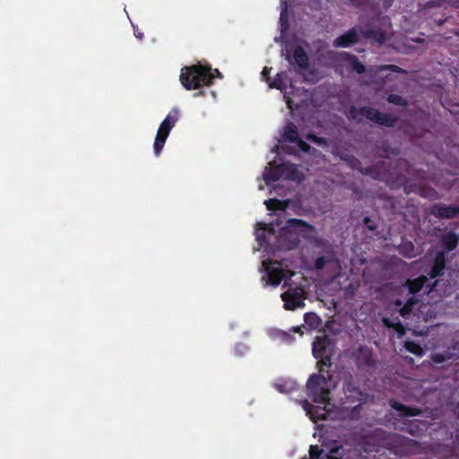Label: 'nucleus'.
<instances>
[{"mask_svg": "<svg viewBox=\"0 0 459 459\" xmlns=\"http://www.w3.org/2000/svg\"><path fill=\"white\" fill-rule=\"evenodd\" d=\"M257 239H258L259 241H261L262 239H264V236H257Z\"/></svg>", "mask_w": 459, "mask_h": 459, "instance_id": "5fc2aeb1", "label": "nucleus"}, {"mask_svg": "<svg viewBox=\"0 0 459 459\" xmlns=\"http://www.w3.org/2000/svg\"><path fill=\"white\" fill-rule=\"evenodd\" d=\"M293 58L297 65L301 70H306L308 67L309 59L308 56L301 46H297L293 50Z\"/></svg>", "mask_w": 459, "mask_h": 459, "instance_id": "dca6fc26", "label": "nucleus"}, {"mask_svg": "<svg viewBox=\"0 0 459 459\" xmlns=\"http://www.w3.org/2000/svg\"><path fill=\"white\" fill-rule=\"evenodd\" d=\"M384 322H385V324L386 325H388V320H387V319H384Z\"/></svg>", "mask_w": 459, "mask_h": 459, "instance_id": "6e6d98bb", "label": "nucleus"}, {"mask_svg": "<svg viewBox=\"0 0 459 459\" xmlns=\"http://www.w3.org/2000/svg\"><path fill=\"white\" fill-rule=\"evenodd\" d=\"M359 41V31L356 27L347 30L333 40L335 48H349Z\"/></svg>", "mask_w": 459, "mask_h": 459, "instance_id": "9b49d317", "label": "nucleus"}, {"mask_svg": "<svg viewBox=\"0 0 459 459\" xmlns=\"http://www.w3.org/2000/svg\"><path fill=\"white\" fill-rule=\"evenodd\" d=\"M413 304V299H409L404 305L402 300H397L395 305L399 308L401 315L405 316L411 311V307Z\"/></svg>", "mask_w": 459, "mask_h": 459, "instance_id": "c756f323", "label": "nucleus"}, {"mask_svg": "<svg viewBox=\"0 0 459 459\" xmlns=\"http://www.w3.org/2000/svg\"><path fill=\"white\" fill-rule=\"evenodd\" d=\"M389 35H390L389 27H386L385 31L384 32H380L379 35H377L375 33V41H378L380 43H383V42H385L387 39Z\"/></svg>", "mask_w": 459, "mask_h": 459, "instance_id": "e433bc0d", "label": "nucleus"}, {"mask_svg": "<svg viewBox=\"0 0 459 459\" xmlns=\"http://www.w3.org/2000/svg\"><path fill=\"white\" fill-rule=\"evenodd\" d=\"M287 229H290L293 232H295L299 238H303L310 242L315 244H318L320 238L317 237L316 229L312 224L305 221L301 219H289L286 221Z\"/></svg>", "mask_w": 459, "mask_h": 459, "instance_id": "423d86ee", "label": "nucleus"}, {"mask_svg": "<svg viewBox=\"0 0 459 459\" xmlns=\"http://www.w3.org/2000/svg\"><path fill=\"white\" fill-rule=\"evenodd\" d=\"M352 445L359 456L368 458V455L373 452V434L355 437Z\"/></svg>", "mask_w": 459, "mask_h": 459, "instance_id": "9d476101", "label": "nucleus"}, {"mask_svg": "<svg viewBox=\"0 0 459 459\" xmlns=\"http://www.w3.org/2000/svg\"><path fill=\"white\" fill-rule=\"evenodd\" d=\"M374 117L375 123H378L383 126H393L396 122V117L390 114L375 112Z\"/></svg>", "mask_w": 459, "mask_h": 459, "instance_id": "4be33fe9", "label": "nucleus"}, {"mask_svg": "<svg viewBox=\"0 0 459 459\" xmlns=\"http://www.w3.org/2000/svg\"><path fill=\"white\" fill-rule=\"evenodd\" d=\"M445 267V255L444 252H438L435 256L434 264L431 270V278H435L440 274Z\"/></svg>", "mask_w": 459, "mask_h": 459, "instance_id": "aec40b11", "label": "nucleus"}, {"mask_svg": "<svg viewBox=\"0 0 459 459\" xmlns=\"http://www.w3.org/2000/svg\"><path fill=\"white\" fill-rule=\"evenodd\" d=\"M270 88L277 89V90H283L285 89L286 85L283 82L282 76L280 74H277L274 79L270 82L269 83Z\"/></svg>", "mask_w": 459, "mask_h": 459, "instance_id": "2f4dec72", "label": "nucleus"}, {"mask_svg": "<svg viewBox=\"0 0 459 459\" xmlns=\"http://www.w3.org/2000/svg\"><path fill=\"white\" fill-rule=\"evenodd\" d=\"M446 359H447V357L445 355H442V354L432 355V359L436 363H441V362L445 361Z\"/></svg>", "mask_w": 459, "mask_h": 459, "instance_id": "37998d69", "label": "nucleus"}, {"mask_svg": "<svg viewBox=\"0 0 459 459\" xmlns=\"http://www.w3.org/2000/svg\"><path fill=\"white\" fill-rule=\"evenodd\" d=\"M280 336L283 342H288V343H290L295 340L294 336L291 333H287V332H281Z\"/></svg>", "mask_w": 459, "mask_h": 459, "instance_id": "a19ab883", "label": "nucleus"}, {"mask_svg": "<svg viewBox=\"0 0 459 459\" xmlns=\"http://www.w3.org/2000/svg\"><path fill=\"white\" fill-rule=\"evenodd\" d=\"M271 167L269 169H265V171L264 173V180L268 185L273 182L278 181L281 178H282L281 175V169L280 168V164H274L270 163Z\"/></svg>", "mask_w": 459, "mask_h": 459, "instance_id": "f3484780", "label": "nucleus"}, {"mask_svg": "<svg viewBox=\"0 0 459 459\" xmlns=\"http://www.w3.org/2000/svg\"><path fill=\"white\" fill-rule=\"evenodd\" d=\"M302 292L303 290L299 288H290L281 293V298L284 302V308L286 310H295L298 307H305Z\"/></svg>", "mask_w": 459, "mask_h": 459, "instance_id": "0eeeda50", "label": "nucleus"}, {"mask_svg": "<svg viewBox=\"0 0 459 459\" xmlns=\"http://www.w3.org/2000/svg\"><path fill=\"white\" fill-rule=\"evenodd\" d=\"M307 139L313 142L314 143H316V144H323V143H325V139L323 138V137H319V136H316L313 134H308L307 135Z\"/></svg>", "mask_w": 459, "mask_h": 459, "instance_id": "58836bf2", "label": "nucleus"}, {"mask_svg": "<svg viewBox=\"0 0 459 459\" xmlns=\"http://www.w3.org/2000/svg\"><path fill=\"white\" fill-rule=\"evenodd\" d=\"M398 68L394 65L379 66L375 68V74H377L379 78H382L385 72H397Z\"/></svg>", "mask_w": 459, "mask_h": 459, "instance_id": "473e14b6", "label": "nucleus"}, {"mask_svg": "<svg viewBox=\"0 0 459 459\" xmlns=\"http://www.w3.org/2000/svg\"><path fill=\"white\" fill-rule=\"evenodd\" d=\"M267 210L269 211H284L287 207V204L276 198H270L264 201Z\"/></svg>", "mask_w": 459, "mask_h": 459, "instance_id": "5701e85b", "label": "nucleus"}, {"mask_svg": "<svg viewBox=\"0 0 459 459\" xmlns=\"http://www.w3.org/2000/svg\"><path fill=\"white\" fill-rule=\"evenodd\" d=\"M355 362L358 368H362L365 366L373 365V351L366 346H360L354 352Z\"/></svg>", "mask_w": 459, "mask_h": 459, "instance_id": "ddd939ff", "label": "nucleus"}, {"mask_svg": "<svg viewBox=\"0 0 459 459\" xmlns=\"http://www.w3.org/2000/svg\"><path fill=\"white\" fill-rule=\"evenodd\" d=\"M299 243L300 238L295 232L287 229L286 225L281 228L278 236V244L281 248L284 250H292L297 248Z\"/></svg>", "mask_w": 459, "mask_h": 459, "instance_id": "1a4fd4ad", "label": "nucleus"}, {"mask_svg": "<svg viewBox=\"0 0 459 459\" xmlns=\"http://www.w3.org/2000/svg\"><path fill=\"white\" fill-rule=\"evenodd\" d=\"M282 138L284 141L293 143L299 140V132L296 126L292 122H288L284 126Z\"/></svg>", "mask_w": 459, "mask_h": 459, "instance_id": "a211bd4d", "label": "nucleus"}, {"mask_svg": "<svg viewBox=\"0 0 459 459\" xmlns=\"http://www.w3.org/2000/svg\"><path fill=\"white\" fill-rule=\"evenodd\" d=\"M204 94H205V93H204V91H197V92L194 93V97H195V98H196V97H200V96H204Z\"/></svg>", "mask_w": 459, "mask_h": 459, "instance_id": "603ef678", "label": "nucleus"}, {"mask_svg": "<svg viewBox=\"0 0 459 459\" xmlns=\"http://www.w3.org/2000/svg\"><path fill=\"white\" fill-rule=\"evenodd\" d=\"M292 332L293 333H299L300 335L303 334V331L301 330L300 326L293 327L292 328Z\"/></svg>", "mask_w": 459, "mask_h": 459, "instance_id": "3c124183", "label": "nucleus"}, {"mask_svg": "<svg viewBox=\"0 0 459 459\" xmlns=\"http://www.w3.org/2000/svg\"><path fill=\"white\" fill-rule=\"evenodd\" d=\"M459 212L456 207L441 206L436 208L435 213L441 218H451Z\"/></svg>", "mask_w": 459, "mask_h": 459, "instance_id": "b1692460", "label": "nucleus"}, {"mask_svg": "<svg viewBox=\"0 0 459 459\" xmlns=\"http://www.w3.org/2000/svg\"><path fill=\"white\" fill-rule=\"evenodd\" d=\"M280 168L281 169L282 178L286 180L301 182L304 179L303 173L293 163L283 162L280 164Z\"/></svg>", "mask_w": 459, "mask_h": 459, "instance_id": "4468645a", "label": "nucleus"}, {"mask_svg": "<svg viewBox=\"0 0 459 459\" xmlns=\"http://www.w3.org/2000/svg\"><path fill=\"white\" fill-rule=\"evenodd\" d=\"M351 4L355 6H360L362 4L363 0H350Z\"/></svg>", "mask_w": 459, "mask_h": 459, "instance_id": "09e8293b", "label": "nucleus"}, {"mask_svg": "<svg viewBox=\"0 0 459 459\" xmlns=\"http://www.w3.org/2000/svg\"><path fill=\"white\" fill-rule=\"evenodd\" d=\"M402 250H403V253L404 254V255H406L407 257H413L417 255L414 252V247L411 245V243H404L402 246Z\"/></svg>", "mask_w": 459, "mask_h": 459, "instance_id": "f704fd0d", "label": "nucleus"}, {"mask_svg": "<svg viewBox=\"0 0 459 459\" xmlns=\"http://www.w3.org/2000/svg\"><path fill=\"white\" fill-rule=\"evenodd\" d=\"M388 101L401 106L405 105V101L403 100V99L401 96L395 94L390 95L388 97Z\"/></svg>", "mask_w": 459, "mask_h": 459, "instance_id": "4c0bfd02", "label": "nucleus"}, {"mask_svg": "<svg viewBox=\"0 0 459 459\" xmlns=\"http://www.w3.org/2000/svg\"><path fill=\"white\" fill-rule=\"evenodd\" d=\"M341 159L347 161V163L353 169L357 168L360 164V161L355 156L351 154H343L341 156Z\"/></svg>", "mask_w": 459, "mask_h": 459, "instance_id": "72a5a7b5", "label": "nucleus"}, {"mask_svg": "<svg viewBox=\"0 0 459 459\" xmlns=\"http://www.w3.org/2000/svg\"><path fill=\"white\" fill-rule=\"evenodd\" d=\"M392 407L394 409H395L396 411H400L401 415L412 416V415L418 414V411H416L415 409L406 408L403 404L395 403V402L392 403Z\"/></svg>", "mask_w": 459, "mask_h": 459, "instance_id": "c85d7f7f", "label": "nucleus"}, {"mask_svg": "<svg viewBox=\"0 0 459 459\" xmlns=\"http://www.w3.org/2000/svg\"><path fill=\"white\" fill-rule=\"evenodd\" d=\"M344 455V449L342 446L334 445L330 448L328 454L325 455L323 459H342Z\"/></svg>", "mask_w": 459, "mask_h": 459, "instance_id": "393cba45", "label": "nucleus"}, {"mask_svg": "<svg viewBox=\"0 0 459 459\" xmlns=\"http://www.w3.org/2000/svg\"><path fill=\"white\" fill-rule=\"evenodd\" d=\"M343 394L342 404L346 408L352 406L351 417L353 419L359 418L362 404L366 402L368 395L355 384L351 375L343 383Z\"/></svg>", "mask_w": 459, "mask_h": 459, "instance_id": "7ed1b4c3", "label": "nucleus"}, {"mask_svg": "<svg viewBox=\"0 0 459 459\" xmlns=\"http://www.w3.org/2000/svg\"><path fill=\"white\" fill-rule=\"evenodd\" d=\"M334 343L326 334L316 336L312 343L313 356L318 359L316 368L319 372H325V368L332 367V357Z\"/></svg>", "mask_w": 459, "mask_h": 459, "instance_id": "20e7f679", "label": "nucleus"}, {"mask_svg": "<svg viewBox=\"0 0 459 459\" xmlns=\"http://www.w3.org/2000/svg\"><path fill=\"white\" fill-rule=\"evenodd\" d=\"M323 455V450L319 448L318 446H311L309 448V456L310 459H320Z\"/></svg>", "mask_w": 459, "mask_h": 459, "instance_id": "c9c22d12", "label": "nucleus"}, {"mask_svg": "<svg viewBox=\"0 0 459 459\" xmlns=\"http://www.w3.org/2000/svg\"><path fill=\"white\" fill-rule=\"evenodd\" d=\"M212 72L214 74V78L215 77H219V78L222 77L221 74L220 73V71L218 69H213V70L212 69Z\"/></svg>", "mask_w": 459, "mask_h": 459, "instance_id": "8fccbe9b", "label": "nucleus"}, {"mask_svg": "<svg viewBox=\"0 0 459 459\" xmlns=\"http://www.w3.org/2000/svg\"><path fill=\"white\" fill-rule=\"evenodd\" d=\"M325 372L327 376H325L324 372L312 374L307 382V395L314 403L321 404H326L330 400L332 375L329 368H325Z\"/></svg>", "mask_w": 459, "mask_h": 459, "instance_id": "f03ea898", "label": "nucleus"}, {"mask_svg": "<svg viewBox=\"0 0 459 459\" xmlns=\"http://www.w3.org/2000/svg\"><path fill=\"white\" fill-rule=\"evenodd\" d=\"M364 221H365V223L367 224L368 229L369 230H373V225H372V224H369V223H370V219H369L368 217H366V218L364 219Z\"/></svg>", "mask_w": 459, "mask_h": 459, "instance_id": "49530a36", "label": "nucleus"}, {"mask_svg": "<svg viewBox=\"0 0 459 459\" xmlns=\"http://www.w3.org/2000/svg\"><path fill=\"white\" fill-rule=\"evenodd\" d=\"M271 70L272 68L271 67H267V66H264L262 73H261V75H262V78L264 81H265L266 82H270V73H271Z\"/></svg>", "mask_w": 459, "mask_h": 459, "instance_id": "79ce46f5", "label": "nucleus"}, {"mask_svg": "<svg viewBox=\"0 0 459 459\" xmlns=\"http://www.w3.org/2000/svg\"><path fill=\"white\" fill-rule=\"evenodd\" d=\"M178 118L179 110L175 108L169 111L165 119L160 123L153 143V152L156 156L160 154L166 140Z\"/></svg>", "mask_w": 459, "mask_h": 459, "instance_id": "39448f33", "label": "nucleus"}, {"mask_svg": "<svg viewBox=\"0 0 459 459\" xmlns=\"http://www.w3.org/2000/svg\"><path fill=\"white\" fill-rule=\"evenodd\" d=\"M333 261V254L330 253L327 255H322L316 259L314 266L316 270H322L325 266V264L331 263Z\"/></svg>", "mask_w": 459, "mask_h": 459, "instance_id": "a878e982", "label": "nucleus"}, {"mask_svg": "<svg viewBox=\"0 0 459 459\" xmlns=\"http://www.w3.org/2000/svg\"><path fill=\"white\" fill-rule=\"evenodd\" d=\"M304 321L310 329H318L322 326L321 317L314 312L306 313L304 315Z\"/></svg>", "mask_w": 459, "mask_h": 459, "instance_id": "412c9836", "label": "nucleus"}, {"mask_svg": "<svg viewBox=\"0 0 459 459\" xmlns=\"http://www.w3.org/2000/svg\"><path fill=\"white\" fill-rule=\"evenodd\" d=\"M364 35L368 39L372 38L373 37V28L367 29L366 31L364 32Z\"/></svg>", "mask_w": 459, "mask_h": 459, "instance_id": "a18cd8bd", "label": "nucleus"}, {"mask_svg": "<svg viewBox=\"0 0 459 459\" xmlns=\"http://www.w3.org/2000/svg\"><path fill=\"white\" fill-rule=\"evenodd\" d=\"M294 143H297L299 148L304 152H307L310 150V145L303 141L300 137Z\"/></svg>", "mask_w": 459, "mask_h": 459, "instance_id": "ea45409f", "label": "nucleus"}, {"mask_svg": "<svg viewBox=\"0 0 459 459\" xmlns=\"http://www.w3.org/2000/svg\"><path fill=\"white\" fill-rule=\"evenodd\" d=\"M395 329H396V331H397V333H398L399 336H401V335H403V334L404 331H403V326H402L401 325H397L395 326Z\"/></svg>", "mask_w": 459, "mask_h": 459, "instance_id": "de8ad7c7", "label": "nucleus"}, {"mask_svg": "<svg viewBox=\"0 0 459 459\" xmlns=\"http://www.w3.org/2000/svg\"><path fill=\"white\" fill-rule=\"evenodd\" d=\"M214 74L212 67L202 64L185 66L181 69L180 82L186 90H197L212 84Z\"/></svg>", "mask_w": 459, "mask_h": 459, "instance_id": "f257e3e1", "label": "nucleus"}, {"mask_svg": "<svg viewBox=\"0 0 459 459\" xmlns=\"http://www.w3.org/2000/svg\"><path fill=\"white\" fill-rule=\"evenodd\" d=\"M348 117L349 119L354 120L358 123L362 122L364 119L373 121V108H356L355 106H351L349 108Z\"/></svg>", "mask_w": 459, "mask_h": 459, "instance_id": "f8f14e48", "label": "nucleus"}, {"mask_svg": "<svg viewBox=\"0 0 459 459\" xmlns=\"http://www.w3.org/2000/svg\"><path fill=\"white\" fill-rule=\"evenodd\" d=\"M428 281L426 276H421L414 281H408L407 286L403 287V290L408 293H416L423 288L424 283Z\"/></svg>", "mask_w": 459, "mask_h": 459, "instance_id": "6ab92c4d", "label": "nucleus"}, {"mask_svg": "<svg viewBox=\"0 0 459 459\" xmlns=\"http://www.w3.org/2000/svg\"><path fill=\"white\" fill-rule=\"evenodd\" d=\"M266 274L262 277V281H265V285L278 286L285 277L283 270L281 268V263L278 261L271 262V265H265Z\"/></svg>", "mask_w": 459, "mask_h": 459, "instance_id": "6e6552de", "label": "nucleus"}, {"mask_svg": "<svg viewBox=\"0 0 459 459\" xmlns=\"http://www.w3.org/2000/svg\"><path fill=\"white\" fill-rule=\"evenodd\" d=\"M405 348L408 351L417 356H422L424 354L423 349L419 344L412 342H406Z\"/></svg>", "mask_w": 459, "mask_h": 459, "instance_id": "7c9ffc66", "label": "nucleus"}, {"mask_svg": "<svg viewBox=\"0 0 459 459\" xmlns=\"http://www.w3.org/2000/svg\"><path fill=\"white\" fill-rule=\"evenodd\" d=\"M280 22L281 26H283L284 23H287V9L286 7L282 9L280 14Z\"/></svg>", "mask_w": 459, "mask_h": 459, "instance_id": "c03bdc74", "label": "nucleus"}, {"mask_svg": "<svg viewBox=\"0 0 459 459\" xmlns=\"http://www.w3.org/2000/svg\"><path fill=\"white\" fill-rule=\"evenodd\" d=\"M302 405H303V408L307 411V413L310 414L311 416V419L313 420H323L325 418V412H321L320 414H314L313 413V410H314V406L308 403V401L307 400H304L303 403H302Z\"/></svg>", "mask_w": 459, "mask_h": 459, "instance_id": "cd10ccee", "label": "nucleus"}, {"mask_svg": "<svg viewBox=\"0 0 459 459\" xmlns=\"http://www.w3.org/2000/svg\"><path fill=\"white\" fill-rule=\"evenodd\" d=\"M443 243L446 246V251H451L457 246V238L455 234H447L445 236Z\"/></svg>", "mask_w": 459, "mask_h": 459, "instance_id": "bb28decb", "label": "nucleus"}, {"mask_svg": "<svg viewBox=\"0 0 459 459\" xmlns=\"http://www.w3.org/2000/svg\"><path fill=\"white\" fill-rule=\"evenodd\" d=\"M257 225L260 226V228L263 229V230H266L267 229V225L265 223L259 222Z\"/></svg>", "mask_w": 459, "mask_h": 459, "instance_id": "864d4df0", "label": "nucleus"}, {"mask_svg": "<svg viewBox=\"0 0 459 459\" xmlns=\"http://www.w3.org/2000/svg\"><path fill=\"white\" fill-rule=\"evenodd\" d=\"M342 60L348 64V70L351 72H356L359 74H363L366 71L365 65L359 62V58L352 54L342 52L341 54Z\"/></svg>", "mask_w": 459, "mask_h": 459, "instance_id": "2eb2a0df", "label": "nucleus"}]
</instances>
